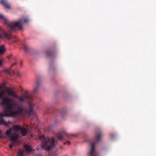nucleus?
Wrapping results in <instances>:
<instances>
[{"instance_id":"f257e3e1","label":"nucleus","mask_w":156,"mask_h":156,"mask_svg":"<svg viewBox=\"0 0 156 156\" xmlns=\"http://www.w3.org/2000/svg\"><path fill=\"white\" fill-rule=\"evenodd\" d=\"M6 92L8 95L12 96L13 98L4 97L0 93V98L2 100L1 104L5 107L4 113L0 115V125L7 126L12 122H6L4 117H16L20 115H30L33 112L34 105L31 102L33 98L27 92L21 96H19L9 89L7 90Z\"/></svg>"},{"instance_id":"f03ea898","label":"nucleus","mask_w":156,"mask_h":156,"mask_svg":"<svg viewBox=\"0 0 156 156\" xmlns=\"http://www.w3.org/2000/svg\"><path fill=\"white\" fill-rule=\"evenodd\" d=\"M19 131L20 132L23 136H25L27 133L25 128L17 125L14 126L12 128H9L6 131V135L10 138L12 144L9 145V147L11 149L12 148L13 144H16L17 140L20 137Z\"/></svg>"},{"instance_id":"7ed1b4c3","label":"nucleus","mask_w":156,"mask_h":156,"mask_svg":"<svg viewBox=\"0 0 156 156\" xmlns=\"http://www.w3.org/2000/svg\"><path fill=\"white\" fill-rule=\"evenodd\" d=\"M0 19L4 22V23L7 25L9 27L10 31H15L16 28H18L20 30H22L23 24L29 21L27 18L23 17L16 22H9L7 19L2 14H0Z\"/></svg>"},{"instance_id":"20e7f679","label":"nucleus","mask_w":156,"mask_h":156,"mask_svg":"<svg viewBox=\"0 0 156 156\" xmlns=\"http://www.w3.org/2000/svg\"><path fill=\"white\" fill-rule=\"evenodd\" d=\"M102 135V133L100 130L96 132L94 140L90 143L91 148L90 151L89 153L90 156H98L95 151L94 147L96 143L100 141Z\"/></svg>"},{"instance_id":"39448f33","label":"nucleus","mask_w":156,"mask_h":156,"mask_svg":"<svg viewBox=\"0 0 156 156\" xmlns=\"http://www.w3.org/2000/svg\"><path fill=\"white\" fill-rule=\"evenodd\" d=\"M57 140L53 137L49 139V156H58L56 149Z\"/></svg>"},{"instance_id":"423d86ee","label":"nucleus","mask_w":156,"mask_h":156,"mask_svg":"<svg viewBox=\"0 0 156 156\" xmlns=\"http://www.w3.org/2000/svg\"><path fill=\"white\" fill-rule=\"evenodd\" d=\"M24 147L25 148L26 151L19 149L17 152L18 156H25L26 154H27L33 152L32 149L30 146L25 144L24 145Z\"/></svg>"},{"instance_id":"0eeeda50","label":"nucleus","mask_w":156,"mask_h":156,"mask_svg":"<svg viewBox=\"0 0 156 156\" xmlns=\"http://www.w3.org/2000/svg\"><path fill=\"white\" fill-rule=\"evenodd\" d=\"M39 139L42 141L41 146L43 148L49 151V139L46 138L44 136L42 135L39 137Z\"/></svg>"},{"instance_id":"6e6552de","label":"nucleus","mask_w":156,"mask_h":156,"mask_svg":"<svg viewBox=\"0 0 156 156\" xmlns=\"http://www.w3.org/2000/svg\"><path fill=\"white\" fill-rule=\"evenodd\" d=\"M6 38L8 40L12 38L9 32L6 33L0 26V39Z\"/></svg>"},{"instance_id":"1a4fd4ad","label":"nucleus","mask_w":156,"mask_h":156,"mask_svg":"<svg viewBox=\"0 0 156 156\" xmlns=\"http://www.w3.org/2000/svg\"><path fill=\"white\" fill-rule=\"evenodd\" d=\"M72 135H70L67 134L66 133H59L58 135V139L60 140H63L64 139V138L66 137L68 138H71Z\"/></svg>"},{"instance_id":"9d476101","label":"nucleus","mask_w":156,"mask_h":156,"mask_svg":"<svg viewBox=\"0 0 156 156\" xmlns=\"http://www.w3.org/2000/svg\"><path fill=\"white\" fill-rule=\"evenodd\" d=\"M57 54V51L55 49L49 50V61L53 60L55 58Z\"/></svg>"},{"instance_id":"9b49d317","label":"nucleus","mask_w":156,"mask_h":156,"mask_svg":"<svg viewBox=\"0 0 156 156\" xmlns=\"http://www.w3.org/2000/svg\"><path fill=\"white\" fill-rule=\"evenodd\" d=\"M41 81L39 80H37L36 81L34 87V93H36L39 90L41 85Z\"/></svg>"},{"instance_id":"f8f14e48","label":"nucleus","mask_w":156,"mask_h":156,"mask_svg":"<svg viewBox=\"0 0 156 156\" xmlns=\"http://www.w3.org/2000/svg\"><path fill=\"white\" fill-rule=\"evenodd\" d=\"M0 3L4 5L7 9L10 8V5L6 0H1Z\"/></svg>"},{"instance_id":"ddd939ff","label":"nucleus","mask_w":156,"mask_h":156,"mask_svg":"<svg viewBox=\"0 0 156 156\" xmlns=\"http://www.w3.org/2000/svg\"><path fill=\"white\" fill-rule=\"evenodd\" d=\"M23 48L24 50L27 52H28L30 49V47L27 44H24Z\"/></svg>"},{"instance_id":"4468645a","label":"nucleus","mask_w":156,"mask_h":156,"mask_svg":"<svg viewBox=\"0 0 156 156\" xmlns=\"http://www.w3.org/2000/svg\"><path fill=\"white\" fill-rule=\"evenodd\" d=\"M5 50V49L3 45L0 47V55L4 53Z\"/></svg>"},{"instance_id":"2eb2a0df","label":"nucleus","mask_w":156,"mask_h":156,"mask_svg":"<svg viewBox=\"0 0 156 156\" xmlns=\"http://www.w3.org/2000/svg\"><path fill=\"white\" fill-rule=\"evenodd\" d=\"M6 72L11 75H12L15 74V72L14 70L10 69L6 70Z\"/></svg>"},{"instance_id":"dca6fc26","label":"nucleus","mask_w":156,"mask_h":156,"mask_svg":"<svg viewBox=\"0 0 156 156\" xmlns=\"http://www.w3.org/2000/svg\"><path fill=\"white\" fill-rule=\"evenodd\" d=\"M44 54L46 58H48L49 57V50L48 49H46L44 51Z\"/></svg>"},{"instance_id":"f3484780","label":"nucleus","mask_w":156,"mask_h":156,"mask_svg":"<svg viewBox=\"0 0 156 156\" xmlns=\"http://www.w3.org/2000/svg\"><path fill=\"white\" fill-rule=\"evenodd\" d=\"M15 74L19 76H21V74L18 71H16L15 72Z\"/></svg>"},{"instance_id":"a211bd4d","label":"nucleus","mask_w":156,"mask_h":156,"mask_svg":"<svg viewBox=\"0 0 156 156\" xmlns=\"http://www.w3.org/2000/svg\"><path fill=\"white\" fill-rule=\"evenodd\" d=\"M2 133V131L0 130V138H5V136L1 134V133Z\"/></svg>"},{"instance_id":"6ab92c4d","label":"nucleus","mask_w":156,"mask_h":156,"mask_svg":"<svg viewBox=\"0 0 156 156\" xmlns=\"http://www.w3.org/2000/svg\"><path fill=\"white\" fill-rule=\"evenodd\" d=\"M5 90H2L0 92V93L3 96L5 94Z\"/></svg>"},{"instance_id":"aec40b11","label":"nucleus","mask_w":156,"mask_h":156,"mask_svg":"<svg viewBox=\"0 0 156 156\" xmlns=\"http://www.w3.org/2000/svg\"><path fill=\"white\" fill-rule=\"evenodd\" d=\"M64 144L69 145L70 144V142L69 141H67L64 143Z\"/></svg>"},{"instance_id":"412c9836","label":"nucleus","mask_w":156,"mask_h":156,"mask_svg":"<svg viewBox=\"0 0 156 156\" xmlns=\"http://www.w3.org/2000/svg\"><path fill=\"white\" fill-rule=\"evenodd\" d=\"M3 62V60L2 59H0V66L2 65V63Z\"/></svg>"},{"instance_id":"4be33fe9","label":"nucleus","mask_w":156,"mask_h":156,"mask_svg":"<svg viewBox=\"0 0 156 156\" xmlns=\"http://www.w3.org/2000/svg\"><path fill=\"white\" fill-rule=\"evenodd\" d=\"M17 64V63L16 62H15L11 66V67H12L13 66L16 65Z\"/></svg>"},{"instance_id":"5701e85b","label":"nucleus","mask_w":156,"mask_h":156,"mask_svg":"<svg viewBox=\"0 0 156 156\" xmlns=\"http://www.w3.org/2000/svg\"><path fill=\"white\" fill-rule=\"evenodd\" d=\"M38 51H36L35 52L34 54V55H36L38 54Z\"/></svg>"},{"instance_id":"b1692460","label":"nucleus","mask_w":156,"mask_h":156,"mask_svg":"<svg viewBox=\"0 0 156 156\" xmlns=\"http://www.w3.org/2000/svg\"><path fill=\"white\" fill-rule=\"evenodd\" d=\"M2 86H0V89H2Z\"/></svg>"},{"instance_id":"393cba45","label":"nucleus","mask_w":156,"mask_h":156,"mask_svg":"<svg viewBox=\"0 0 156 156\" xmlns=\"http://www.w3.org/2000/svg\"><path fill=\"white\" fill-rule=\"evenodd\" d=\"M31 136L32 137H33V136H34V135L32 134L31 135Z\"/></svg>"},{"instance_id":"a878e982","label":"nucleus","mask_w":156,"mask_h":156,"mask_svg":"<svg viewBox=\"0 0 156 156\" xmlns=\"http://www.w3.org/2000/svg\"><path fill=\"white\" fill-rule=\"evenodd\" d=\"M62 148V147H60V148H61V149Z\"/></svg>"},{"instance_id":"bb28decb","label":"nucleus","mask_w":156,"mask_h":156,"mask_svg":"<svg viewBox=\"0 0 156 156\" xmlns=\"http://www.w3.org/2000/svg\"><path fill=\"white\" fill-rule=\"evenodd\" d=\"M51 70V68L50 67V70Z\"/></svg>"},{"instance_id":"cd10ccee","label":"nucleus","mask_w":156,"mask_h":156,"mask_svg":"<svg viewBox=\"0 0 156 156\" xmlns=\"http://www.w3.org/2000/svg\"><path fill=\"white\" fill-rule=\"evenodd\" d=\"M39 156H42L41 155H39Z\"/></svg>"},{"instance_id":"c85d7f7f","label":"nucleus","mask_w":156,"mask_h":156,"mask_svg":"<svg viewBox=\"0 0 156 156\" xmlns=\"http://www.w3.org/2000/svg\"><path fill=\"white\" fill-rule=\"evenodd\" d=\"M21 66L22 65V63H21Z\"/></svg>"}]
</instances>
